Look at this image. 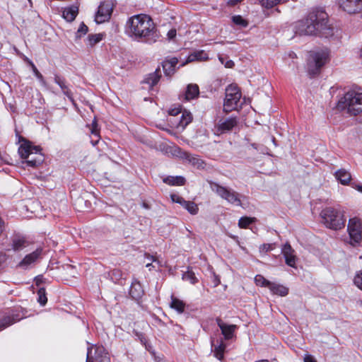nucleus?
Instances as JSON below:
<instances>
[{
	"mask_svg": "<svg viewBox=\"0 0 362 362\" xmlns=\"http://www.w3.org/2000/svg\"><path fill=\"white\" fill-rule=\"evenodd\" d=\"M293 30L300 35H320L326 38L334 35V28L328 24V15L322 10L309 13L305 18L294 23Z\"/></svg>",
	"mask_w": 362,
	"mask_h": 362,
	"instance_id": "1",
	"label": "nucleus"
},
{
	"mask_svg": "<svg viewBox=\"0 0 362 362\" xmlns=\"http://www.w3.org/2000/svg\"><path fill=\"white\" fill-rule=\"evenodd\" d=\"M125 33L136 40L148 42H155L158 37L153 21L146 14L130 17L126 23Z\"/></svg>",
	"mask_w": 362,
	"mask_h": 362,
	"instance_id": "2",
	"label": "nucleus"
},
{
	"mask_svg": "<svg viewBox=\"0 0 362 362\" xmlns=\"http://www.w3.org/2000/svg\"><path fill=\"white\" fill-rule=\"evenodd\" d=\"M335 108L339 111L346 110L351 115H359L362 112L361 88H354L347 91L339 99Z\"/></svg>",
	"mask_w": 362,
	"mask_h": 362,
	"instance_id": "3",
	"label": "nucleus"
},
{
	"mask_svg": "<svg viewBox=\"0 0 362 362\" xmlns=\"http://www.w3.org/2000/svg\"><path fill=\"white\" fill-rule=\"evenodd\" d=\"M41 150L40 146H33L31 142L24 141L18 148V153L28 166L36 167L43 161Z\"/></svg>",
	"mask_w": 362,
	"mask_h": 362,
	"instance_id": "4",
	"label": "nucleus"
},
{
	"mask_svg": "<svg viewBox=\"0 0 362 362\" xmlns=\"http://www.w3.org/2000/svg\"><path fill=\"white\" fill-rule=\"evenodd\" d=\"M329 60V51L327 48L317 49L309 52L307 66L310 75L318 74L322 66Z\"/></svg>",
	"mask_w": 362,
	"mask_h": 362,
	"instance_id": "5",
	"label": "nucleus"
},
{
	"mask_svg": "<svg viewBox=\"0 0 362 362\" xmlns=\"http://www.w3.org/2000/svg\"><path fill=\"white\" fill-rule=\"evenodd\" d=\"M320 216L325 225L333 230H339L345 226L346 218L344 213L332 207L324 209Z\"/></svg>",
	"mask_w": 362,
	"mask_h": 362,
	"instance_id": "6",
	"label": "nucleus"
},
{
	"mask_svg": "<svg viewBox=\"0 0 362 362\" xmlns=\"http://www.w3.org/2000/svg\"><path fill=\"white\" fill-rule=\"evenodd\" d=\"M241 92L235 85H230L226 89V97L223 103V111L229 112L237 110L240 105Z\"/></svg>",
	"mask_w": 362,
	"mask_h": 362,
	"instance_id": "7",
	"label": "nucleus"
},
{
	"mask_svg": "<svg viewBox=\"0 0 362 362\" xmlns=\"http://www.w3.org/2000/svg\"><path fill=\"white\" fill-rule=\"evenodd\" d=\"M211 187L214 192L227 202L235 206L242 205L240 194L233 189L221 186L218 183H212Z\"/></svg>",
	"mask_w": 362,
	"mask_h": 362,
	"instance_id": "8",
	"label": "nucleus"
},
{
	"mask_svg": "<svg viewBox=\"0 0 362 362\" xmlns=\"http://www.w3.org/2000/svg\"><path fill=\"white\" fill-rule=\"evenodd\" d=\"M349 243L353 246L359 245L362 240V226L358 217L351 218L347 226Z\"/></svg>",
	"mask_w": 362,
	"mask_h": 362,
	"instance_id": "9",
	"label": "nucleus"
},
{
	"mask_svg": "<svg viewBox=\"0 0 362 362\" xmlns=\"http://www.w3.org/2000/svg\"><path fill=\"white\" fill-rule=\"evenodd\" d=\"M238 123L235 117L221 118L214 125V132L217 135L225 134L231 131Z\"/></svg>",
	"mask_w": 362,
	"mask_h": 362,
	"instance_id": "10",
	"label": "nucleus"
},
{
	"mask_svg": "<svg viewBox=\"0 0 362 362\" xmlns=\"http://www.w3.org/2000/svg\"><path fill=\"white\" fill-rule=\"evenodd\" d=\"M112 12V6L109 2H103L98 6L95 21L97 23H103L108 21Z\"/></svg>",
	"mask_w": 362,
	"mask_h": 362,
	"instance_id": "11",
	"label": "nucleus"
},
{
	"mask_svg": "<svg viewBox=\"0 0 362 362\" xmlns=\"http://www.w3.org/2000/svg\"><path fill=\"white\" fill-rule=\"evenodd\" d=\"M175 152H177L178 156L180 158L186 160L194 167H197V168H204V163L198 156L191 154L187 151H183L178 147L175 148Z\"/></svg>",
	"mask_w": 362,
	"mask_h": 362,
	"instance_id": "12",
	"label": "nucleus"
},
{
	"mask_svg": "<svg viewBox=\"0 0 362 362\" xmlns=\"http://www.w3.org/2000/svg\"><path fill=\"white\" fill-rule=\"evenodd\" d=\"M281 253L285 259L286 264L291 267H296L297 257L295 250L291 247L289 243H286L281 248Z\"/></svg>",
	"mask_w": 362,
	"mask_h": 362,
	"instance_id": "13",
	"label": "nucleus"
},
{
	"mask_svg": "<svg viewBox=\"0 0 362 362\" xmlns=\"http://www.w3.org/2000/svg\"><path fill=\"white\" fill-rule=\"evenodd\" d=\"M216 322L219 327L221 334L223 336L225 340H230L235 337V332L237 329V326L235 325H228L223 322L220 318L216 319Z\"/></svg>",
	"mask_w": 362,
	"mask_h": 362,
	"instance_id": "14",
	"label": "nucleus"
},
{
	"mask_svg": "<svg viewBox=\"0 0 362 362\" xmlns=\"http://www.w3.org/2000/svg\"><path fill=\"white\" fill-rule=\"evenodd\" d=\"M362 0H341L340 7L349 13H354L361 10Z\"/></svg>",
	"mask_w": 362,
	"mask_h": 362,
	"instance_id": "15",
	"label": "nucleus"
},
{
	"mask_svg": "<svg viewBox=\"0 0 362 362\" xmlns=\"http://www.w3.org/2000/svg\"><path fill=\"white\" fill-rule=\"evenodd\" d=\"M211 343L213 348L214 356L218 360H222L226 348V345L223 342V339H211Z\"/></svg>",
	"mask_w": 362,
	"mask_h": 362,
	"instance_id": "16",
	"label": "nucleus"
},
{
	"mask_svg": "<svg viewBox=\"0 0 362 362\" xmlns=\"http://www.w3.org/2000/svg\"><path fill=\"white\" fill-rule=\"evenodd\" d=\"M42 254V249L37 248L34 252L27 255L23 260L19 263V266L26 269L28 267L35 263Z\"/></svg>",
	"mask_w": 362,
	"mask_h": 362,
	"instance_id": "17",
	"label": "nucleus"
},
{
	"mask_svg": "<svg viewBox=\"0 0 362 362\" xmlns=\"http://www.w3.org/2000/svg\"><path fill=\"white\" fill-rule=\"evenodd\" d=\"M199 94V86L197 84H189L187 86L186 90L180 99L182 100L189 101L198 97Z\"/></svg>",
	"mask_w": 362,
	"mask_h": 362,
	"instance_id": "18",
	"label": "nucleus"
},
{
	"mask_svg": "<svg viewBox=\"0 0 362 362\" xmlns=\"http://www.w3.org/2000/svg\"><path fill=\"white\" fill-rule=\"evenodd\" d=\"M178 63V60L175 57H172L169 59L165 60L162 63V66L165 76H171L176 70V66Z\"/></svg>",
	"mask_w": 362,
	"mask_h": 362,
	"instance_id": "19",
	"label": "nucleus"
},
{
	"mask_svg": "<svg viewBox=\"0 0 362 362\" xmlns=\"http://www.w3.org/2000/svg\"><path fill=\"white\" fill-rule=\"evenodd\" d=\"M54 82L60 87L62 93L71 100L73 101V93L69 87L66 80L58 76L55 75L54 78Z\"/></svg>",
	"mask_w": 362,
	"mask_h": 362,
	"instance_id": "20",
	"label": "nucleus"
},
{
	"mask_svg": "<svg viewBox=\"0 0 362 362\" xmlns=\"http://www.w3.org/2000/svg\"><path fill=\"white\" fill-rule=\"evenodd\" d=\"M144 293V291L141 283L138 280L134 279L129 290L131 297L135 300H139Z\"/></svg>",
	"mask_w": 362,
	"mask_h": 362,
	"instance_id": "21",
	"label": "nucleus"
},
{
	"mask_svg": "<svg viewBox=\"0 0 362 362\" xmlns=\"http://www.w3.org/2000/svg\"><path fill=\"white\" fill-rule=\"evenodd\" d=\"M78 13V7L76 5H72L64 8L62 17L67 21H73Z\"/></svg>",
	"mask_w": 362,
	"mask_h": 362,
	"instance_id": "22",
	"label": "nucleus"
},
{
	"mask_svg": "<svg viewBox=\"0 0 362 362\" xmlns=\"http://www.w3.org/2000/svg\"><path fill=\"white\" fill-rule=\"evenodd\" d=\"M334 177L343 185H348L351 180V175L345 169H339L334 173Z\"/></svg>",
	"mask_w": 362,
	"mask_h": 362,
	"instance_id": "23",
	"label": "nucleus"
},
{
	"mask_svg": "<svg viewBox=\"0 0 362 362\" xmlns=\"http://www.w3.org/2000/svg\"><path fill=\"white\" fill-rule=\"evenodd\" d=\"M19 320L20 318L18 317V315L17 314L12 313L4 316L0 320V331L6 329V327L12 325L13 324L16 323Z\"/></svg>",
	"mask_w": 362,
	"mask_h": 362,
	"instance_id": "24",
	"label": "nucleus"
},
{
	"mask_svg": "<svg viewBox=\"0 0 362 362\" xmlns=\"http://www.w3.org/2000/svg\"><path fill=\"white\" fill-rule=\"evenodd\" d=\"M161 76L160 69L158 68L156 69V71L153 73L149 74L147 75L145 78L144 79V83L149 85L150 88H152L155 85L158 83V82L160 80V78Z\"/></svg>",
	"mask_w": 362,
	"mask_h": 362,
	"instance_id": "25",
	"label": "nucleus"
},
{
	"mask_svg": "<svg viewBox=\"0 0 362 362\" xmlns=\"http://www.w3.org/2000/svg\"><path fill=\"white\" fill-rule=\"evenodd\" d=\"M209 59V56L206 52L204 50H197L191 53L187 57V62H192L195 61H206Z\"/></svg>",
	"mask_w": 362,
	"mask_h": 362,
	"instance_id": "26",
	"label": "nucleus"
},
{
	"mask_svg": "<svg viewBox=\"0 0 362 362\" xmlns=\"http://www.w3.org/2000/svg\"><path fill=\"white\" fill-rule=\"evenodd\" d=\"M269 290L273 294L280 296H286L288 293V288L286 286L276 283H271Z\"/></svg>",
	"mask_w": 362,
	"mask_h": 362,
	"instance_id": "27",
	"label": "nucleus"
},
{
	"mask_svg": "<svg viewBox=\"0 0 362 362\" xmlns=\"http://www.w3.org/2000/svg\"><path fill=\"white\" fill-rule=\"evenodd\" d=\"M164 183L171 186H182L185 184V180L182 176H168L163 179Z\"/></svg>",
	"mask_w": 362,
	"mask_h": 362,
	"instance_id": "28",
	"label": "nucleus"
},
{
	"mask_svg": "<svg viewBox=\"0 0 362 362\" xmlns=\"http://www.w3.org/2000/svg\"><path fill=\"white\" fill-rule=\"evenodd\" d=\"M170 306L171 308L175 310L178 313L181 314L185 311V303L179 298L171 296Z\"/></svg>",
	"mask_w": 362,
	"mask_h": 362,
	"instance_id": "29",
	"label": "nucleus"
},
{
	"mask_svg": "<svg viewBox=\"0 0 362 362\" xmlns=\"http://www.w3.org/2000/svg\"><path fill=\"white\" fill-rule=\"evenodd\" d=\"M192 120V114L185 110L181 116L180 120L178 123L177 127L182 128V129H185Z\"/></svg>",
	"mask_w": 362,
	"mask_h": 362,
	"instance_id": "30",
	"label": "nucleus"
},
{
	"mask_svg": "<svg viewBox=\"0 0 362 362\" xmlns=\"http://www.w3.org/2000/svg\"><path fill=\"white\" fill-rule=\"evenodd\" d=\"M261 6L266 8H272L279 4H284L287 0H259Z\"/></svg>",
	"mask_w": 362,
	"mask_h": 362,
	"instance_id": "31",
	"label": "nucleus"
},
{
	"mask_svg": "<svg viewBox=\"0 0 362 362\" xmlns=\"http://www.w3.org/2000/svg\"><path fill=\"white\" fill-rule=\"evenodd\" d=\"M26 245H27V242L23 238H15L13 240L12 248L15 251H19V250H22L23 248H24L25 247H26Z\"/></svg>",
	"mask_w": 362,
	"mask_h": 362,
	"instance_id": "32",
	"label": "nucleus"
},
{
	"mask_svg": "<svg viewBox=\"0 0 362 362\" xmlns=\"http://www.w3.org/2000/svg\"><path fill=\"white\" fill-rule=\"evenodd\" d=\"M185 209H187L191 214L195 215L198 213L199 208L197 205L190 201H186L185 203L182 205Z\"/></svg>",
	"mask_w": 362,
	"mask_h": 362,
	"instance_id": "33",
	"label": "nucleus"
},
{
	"mask_svg": "<svg viewBox=\"0 0 362 362\" xmlns=\"http://www.w3.org/2000/svg\"><path fill=\"white\" fill-rule=\"evenodd\" d=\"M104 35L98 33L95 35H89L88 37V45L93 47L95 45L100 42L103 39Z\"/></svg>",
	"mask_w": 362,
	"mask_h": 362,
	"instance_id": "34",
	"label": "nucleus"
},
{
	"mask_svg": "<svg viewBox=\"0 0 362 362\" xmlns=\"http://www.w3.org/2000/svg\"><path fill=\"white\" fill-rule=\"evenodd\" d=\"M145 257L148 261L151 262L146 264V267L148 268L149 270H151V268H156V265L152 264V263L156 264L158 267L161 266L160 262L156 257L149 254H145Z\"/></svg>",
	"mask_w": 362,
	"mask_h": 362,
	"instance_id": "35",
	"label": "nucleus"
},
{
	"mask_svg": "<svg viewBox=\"0 0 362 362\" xmlns=\"http://www.w3.org/2000/svg\"><path fill=\"white\" fill-rule=\"evenodd\" d=\"M255 282L257 286L267 288H269L272 283L260 274H258L255 277Z\"/></svg>",
	"mask_w": 362,
	"mask_h": 362,
	"instance_id": "36",
	"label": "nucleus"
},
{
	"mask_svg": "<svg viewBox=\"0 0 362 362\" xmlns=\"http://www.w3.org/2000/svg\"><path fill=\"white\" fill-rule=\"evenodd\" d=\"M182 279L189 281L191 284H194L197 281L195 274L192 271H187L182 275Z\"/></svg>",
	"mask_w": 362,
	"mask_h": 362,
	"instance_id": "37",
	"label": "nucleus"
},
{
	"mask_svg": "<svg viewBox=\"0 0 362 362\" xmlns=\"http://www.w3.org/2000/svg\"><path fill=\"white\" fill-rule=\"evenodd\" d=\"M109 275L111 279L116 282L122 278V272L118 269H115L110 272Z\"/></svg>",
	"mask_w": 362,
	"mask_h": 362,
	"instance_id": "38",
	"label": "nucleus"
},
{
	"mask_svg": "<svg viewBox=\"0 0 362 362\" xmlns=\"http://www.w3.org/2000/svg\"><path fill=\"white\" fill-rule=\"evenodd\" d=\"M255 218H249V217H242L240 218L238 221V226L240 228H247L250 223L254 222Z\"/></svg>",
	"mask_w": 362,
	"mask_h": 362,
	"instance_id": "39",
	"label": "nucleus"
},
{
	"mask_svg": "<svg viewBox=\"0 0 362 362\" xmlns=\"http://www.w3.org/2000/svg\"><path fill=\"white\" fill-rule=\"evenodd\" d=\"M38 295V302L41 305H45L47 301V298L45 295V289L43 288H41L39 289L37 292Z\"/></svg>",
	"mask_w": 362,
	"mask_h": 362,
	"instance_id": "40",
	"label": "nucleus"
},
{
	"mask_svg": "<svg viewBox=\"0 0 362 362\" xmlns=\"http://www.w3.org/2000/svg\"><path fill=\"white\" fill-rule=\"evenodd\" d=\"M233 22L240 27L245 28L247 26V22L240 16H234L232 18Z\"/></svg>",
	"mask_w": 362,
	"mask_h": 362,
	"instance_id": "41",
	"label": "nucleus"
},
{
	"mask_svg": "<svg viewBox=\"0 0 362 362\" xmlns=\"http://www.w3.org/2000/svg\"><path fill=\"white\" fill-rule=\"evenodd\" d=\"M88 30V26L86 25L83 23H81L77 30L76 37H81L82 35H84L87 33Z\"/></svg>",
	"mask_w": 362,
	"mask_h": 362,
	"instance_id": "42",
	"label": "nucleus"
},
{
	"mask_svg": "<svg viewBox=\"0 0 362 362\" xmlns=\"http://www.w3.org/2000/svg\"><path fill=\"white\" fill-rule=\"evenodd\" d=\"M362 273L361 272H358L356 273L354 279V284L361 290H362Z\"/></svg>",
	"mask_w": 362,
	"mask_h": 362,
	"instance_id": "43",
	"label": "nucleus"
},
{
	"mask_svg": "<svg viewBox=\"0 0 362 362\" xmlns=\"http://www.w3.org/2000/svg\"><path fill=\"white\" fill-rule=\"evenodd\" d=\"M170 198L173 202L177 203L180 204L181 206L185 203V200L180 197L179 194H172L170 195Z\"/></svg>",
	"mask_w": 362,
	"mask_h": 362,
	"instance_id": "44",
	"label": "nucleus"
},
{
	"mask_svg": "<svg viewBox=\"0 0 362 362\" xmlns=\"http://www.w3.org/2000/svg\"><path fill=\"white\" fill-rule=\"evenodd\" d=\"M275 248V244L266 243L260 246V252H267L268 251L273 250Z\"/></svg>",
	"mask_w": 362,
	"mask_h": 362,
	"instance_id": "45",
	"label": "nucleus"
},
{
	"mask_svg": "<svg viewBox=\"0 0 362 362\" xmlns=\"http://www.w3.org/2000/svg\"><path fill=\"white\" fill-rule=\"evenodd\" d=\"M30 64L32 66L33 72L35 73V75L36 76V77L44 84L45 81H44L42 75L39 72V71L37 70V69L36 68V66L34 65V64L33 62H30Z\"/></svg>",
	"mask_w": 362,
	"mask_h": 362,
	"instance_id": "46",
	"label": "nucleus"
},
{
	"mask_svg": "<svg viewBox=\"0 0 362 362\" xmlns=\"http://www.w3.org/2000/svg\"><path fill=\"white\" fill-rule=\"evenodd\" d=\"M91 127V134L98 137L99 136V130L98 129V124L95 119H94L92 122Z\"/></svg>",
	"mask_w": 362,
	"mask_h": 362,
	"instance_id": "47",
	"label": "nucleus"
},
{
	"mask_svg": "<svg viewBox=\"0 0 362 362\" xmlns=\"http://www.w3.org/2000/svg\"><path fill=\"white\" fill-rule=\"evenodd\" d=\"M304 362H317L315 358L310 354H305L303 357Z\"/></svg>",
	"mask_w": 362,
	"mask_h": 362,
	"instance_id": "48",
	"label": "nucleus"
},
{
	"mask_svg": "<svg viewBox=\"0 0 362 362\" xmlns=\"http://www.w3.org/2000/svg\"><path fill=\"white\" fill-rule=\"evenodd\" d=\"M91 354H92V348H88V353H87L86 362H96V361H94V359ZM95 361H97V359Z\"/></svg>",
	"mask_w": 362,
	"mask_h": 362,
	"instance_id": "49",
	"label": "nucleus"
},
{
	"mask_svg": "<svg viewBox=\"0 0 362 362\" xmlns=\"http://www.w3.org/2000/svg\"><path fill=\"white\" fill-rule=\"evenodd\" d=\"M168 37L170 39V40H172L173 39L175 36H176V30L175 29H171L168 31Z\"/></svg>",
	"mask_w": 362,
	"mask_h": 362,
	"instance_id": "50",
	"label": "nucleus"
},
{
	"mask_svg": "<svg viewBox=\"0 0 362 362\" xmlns=\"http://www.w3.org/2000/svg\"><path fill=\"white\" fill-rule=\"evenodd\" d=\"M181 112L180 109H172L169 111L170 115H177L178 113Z\"/></svg>",
	"mask_w": 362,
	"mask_h": 362,
	"instance_id": "51",
	"label": "nucleus"
},
{
	"mask_svg": "<svg viewBox=\"0 0 362 362\" xmlns=\"http://www.w3.org/2000/svg\"><path fill=\"white\" fill-rule=\"evenodd\" d=\"M233 65H234V62L231 60L228 61L225 64L226 67H227V68H231L233 66Z\"/></svg>",
	"mask_w": 362,
	"mask_h": 362,
	"instance_id": "52",
	"label": "nucleus"
},
{
	"mask_svg": "<svg viewBox=\"0 0 362 362\" xmlns=\"http://www.w3.org/2000/svg\"><path fill=\"white\" fill-rule=\"evenodd\" d=\"M42 277L40 276H38L35 278V281H36V284L38 285L40 283L42 282Z\"/></svg>",
	"mask_w": 362,
	"mask_h": 362,
	"instance_id": "53",
	"label": "nucleus"
},
{
	"mask_svg": "<svg viewBox=\"0 0 362 362\" xmlns=\"http://www.w3.org/2000/svg\"><path fill=\"white\" fill-rule=\"evenodd\" d=\"M356 188L358 191L359 192H362V185H358L356 186Z\"/></svg>",
	"mask_w": 362,
	"mask_h": 362,
	"instance_id": "54",
	"label": "nucleus"
},
{
	"mask_svg": "<svg viewBox=\"0 0 362 362\" xmlns=\"http://www.w3.org/2000/svg\"><path fill=\"white\" fill-rule=\"evenodd\" d=\"M218 59H219L220 62H221V64H223V58L221 56H219Z\"/></svg>",
	"mask_w": 362,
	"mask_h": 362,
	"instance_id": "55",
	"label": "nucleus"
},
{
	"mask_svg": "<svg viewBox=\"0 0 362 362\" xmlns=\"http://www.w3.org/2000/svg\"><path fill=\"white\" fill-rule=\"evenodd\" d=\"M91 142H92L93 145V146H95V145H96V144H97V143L98 142V140H96L95 141H92Z\"/></svg>",
	"mask_w": 362,
	"mask_h": 362,
	"instance_id": "56",
	"label": "nucleus"
},
{
	"mask_svg": "<svg viewBox=\"0 0 362 362\" xmlns=\"http://www.w3.org/2000/svg\"><path fill=\"white\" fill-rule=\"evenodd\" d=\"M30 3H31V0H28Z\"/></svg>",
	"mask_w": 362,
	"mask_h": 362,
	"instance_id": "57",
	"label": "nucleus"
},
{
	"mask_svg": "<svg viewBox=\"0 0 362 362\" xmlns=\"http://www.w3.org/2000/svg\"><path fill=\"white\" fill-rule=\"evenodd\" d=\"M30 3H31V0H28Z\"/></svg>",
	"mask_w": 362,
	"mask_h": 362,
	"instance_id": "58",
	"label": "nucleus"
}]
</instances>
